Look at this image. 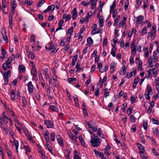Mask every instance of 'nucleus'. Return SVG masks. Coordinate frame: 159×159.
Masks as SVG:
<instances>
[{"label":"nucleus","mask_w":159,"mask_h":159,"mask_svg":"<svg viewBox=\"0 0 159 159\" xmlns=\"http://www.w3.org/2000/svg\"><path fill=\"white\" fill-rule=\"evenodd\" d=\"M87 42L90 45H91L93 43V41L91 37H89L88 38Z\"/></svg>","instance_id":"36"},{"label":"nucleus","mask_w":159,"mask_h":159,"mask_svg":"<svg viewBox=\"0 0 159 159\" xmlns=\"http://www.w3.org/2000/svg\"><path fill=\"white\" fill-rule=\"evenodd\" d=\"M101 141L98 136L93 134L91 136L90 142L93 147H97L100 144Z\"/></svg>","instance_id":"1"},{"label":"nucleus","mask_w":159,"mask_h":159,"mask_svg":"<svg viewBox=\"0 0 159 159\" xmlns=\"http://www.w3.org/2000/svg\"><path fill=\"white\" fill-rule=\"evenodd\" d=\"M152 150L153 153L155 155L157 156H159V153L157 152L156 150L155 149L153 148Z\"/></svg>","instance_id":"63"},{"label":"nucleus","mask_w":159,"mask_h":159,"mask_svg":"<svg viewBox=\"0 0 159 159\" xmlns=\"http://www.w3.org/2000/svg\"><path fill=\"white\" fill-rule=\"evenodd\" d=\"M137 146L138 149L140 150H142V151H144V148L143 146L140 143H137Z\"/></svg>","instance_id":"23"},{"label":"nucleus","mask_w":159,"mask_h":159,"mask_svg":"<svg viewBox=\"0 0 159 159\" xmlns=\"http://www.w3.org/2000/svg\"><path fill=\"white\" fill-rule=\"evenodd\" d=\"M55 8V7L54 5L51 4L50 6H49L45 10H54Z\"/></svg>","instance_id":"37"},{"label":"nucleus","mask_w":159,"mask_h":159,"mask_svg":"<svg viewBox=\"0 0 159 159\" xmlns=\"http://www.w3.org/2000/svg\"><path fill=\"white\" fill-rule=\"evenodd\" d=\"M146 92L150 93V95H152L153 92L151 87L149 85H148L147 87V90Z\"/></svg>","instance_id":"14"},{"label":"nucleus","mask_w":159,"mask_h":159,"mask_svg":"<svg viewBox=\"0 0 159 159\" xmlns=\"http://www.w3.org/2000/svg\"><path fill=\"white\" fill-rule=\"evenodd\" d=\"M141 32L142 33V35H144V34H147V29L145 27L142 29Z\"/></svg>","instance_id":"38"},{"label":"nucleus","mask_w":159,"mask_h":159,"mask_svg":"<svg viewBox=\"0 0 159 159\" xmlns=\"http://www.w3.org/2000/svg\"><path fill=\"white\" fill-rule=\"evenodd\" d=\"M129 118L130 120V121L132 123H134L135 122L136 118L134 116L132 115H131L129 117Z\"/></svg>","instance_id":"39"},{"label":"nucleus","mask_w":159,"mask_h":159,"mask_svg":"<svg viewBox=\"0 0 159 159\" xmlns=\"http://www.w3.org/2000/svg\"><path fill=\"white\" fill-rule=\"evenodd\" d=\"M74 101L75 103V106L76 107H79V101L78 99V98L76 96L75 97V96H74Z\"/></svg>","instance_id":"28"},{"label":"nucleus","mask_w":159,"mask_h":159,"mask_svg":"<svg viewBox=\"0 0 159 159\" xmlns=\"http://www.w3.org/2000/svg\"><path fill=\"white\" fill-rule=\"evenodd\" d=\"M67 131L68 135H69V137L70 139H71L73 137H74L73 136V134H72L71 133L70 131Z\"/></svg>","instance_id":"58"},{"label":"nucleus","mask_w":159,"mask_h":159,"mask_svg":"<svg viewBox=\"0 0 159 159\" xmlns=\"http://www.w3.org/2000/svg\"><path fill=\"white\" fill-rule=\"evenodd\" d=\"M153 132L154 134L158 136L159 134V131L158 128H156L154 129V128H153Z\"/></svg>","instance_id":"40"},{"label":"nucleus","mask_w":159,"mask_h":159,"mask_svg":"<svg viewBox=\"0 0 159 159\" xmlns=\"http://www.w3.org/2000/svg\"><path fill=\"white\" fill-rule=\"evenodd\" d=\"M22 105L23 107H26L27 105V101L25 97H23L22 98Z\"/></svg>","instance_id":"25"},{"label":"nucleus","mask_w":159,"mask_h":159,"mask_svg":"<svg viewBox=\"0 0 159 159\" xmlns=\"http://www.w3.org/2000/svg\"><path fill=\"white\" fill-rule=\"evenodd\" d=\"M77 58L78 55H76L75 56H74V58L72 59L71 63V64L72 66H75V62L77 61Z\"/></svg>","instance_id":"22"},{"label":"nucleus","mask_w":159,"mask_h":159,"mask_svg":"<svg viewBox=\"0 0 159 159\" xmlns=\"http://www.w3.org/2000/svg\"><path fill=\"white\" fill-rule=\"evenodd\" d=\"M153 61L155 62L158 61V57L157 56H153Z\"/></svg>","instance_id":"62"},{"label":"nucleus","mask_w":159,"mask_h":159,"mask_svg":"<svg viewBox=\"0 0 159 159\" xmlns=\"http://www.w3.org/2000/svg\"><path fill=\"white\" fill-rule=\"evenodd\" d=\"M39 79L40 81L43 80V79L42 75V73L41 71H39Z\"/></svg>","instance_id":"51"},{"label":"nucleus","mask_w":159,"mask_h":159,"mask_svg":"<svg viewBox=\"0 0 159 159\" xmlns=\"http://www.w3.org/2000/svg\"><path fill=\"white\" fill-rule=\"evenodd\" d=\"M104 18L103 16H101L99 18L98 21H99V26L100 27H103V20Z\"/></svg>","instance_id":"12"},{"label":"nucleus","mask_w":159,"mask_h":159,"mask_svg":"<svg viewBox=\"0 0 159 159\" xmlns=\"http://www.w3.org/2000/svg\"><path fill=\"white\" fill-rule=\"evenodd\" d=\"M90 2L92 4L91 9L93 10L95 8V6L96 5V2L94 1V0H90Z\"/></svg>","instance_id":"32"},{"label":"nucleus","mask_w":159,"mask_h":159,"mask_svg":"<svg viewBox=\"0 0 159 159\" xmlns=\"http://www.w3.org/2000/svg\"><path fill=\"white\" fill-rule=\"evenodd\" d=\"M135 43V40L133 41L130 47V48L136 47L134 45Z\"/></svg>","instance_id":"59"},{"label":"nucleus","mask_w":159,"mask_h":159,"mask_svg":"<svg viewBox=\"0 0 159 159\" xmlns=\"http://www.w3.org/2000/svg\"><path fill=\"white\" fill-rule=\"evenodd\" d=\"M152 122L153 124L158 125L159 124V121L158 120L155 119L154 118L152 119Z\"/></svg>","instance_id":"53"},{"label":"nucleus","mask_w":159,"mask_h":159,"mask_svg":"<svg viewBox=\"0 0 159 159\" xmlns=\"http://www.w3.org/2000/svg\"><path fill=\"white\" fill-rule=\"evenodd\" d=\"M8 120L10 123L12 122V120L11 119H9L7 116L5 114V112H3L1 116H0V122L2 124V123L7 124L8 123Z\"/></svg>","instance_id":"2"},{"label":"nucleus","mask_w":159,"mask_h":159,"mask_svg":"<svg viewBox=\"0 0 159 159\" xmlns=\"http://www.w3.org/2000/svg\"><path fill=\"white\" fill-rule=\"evenodd\" d=\"M74 28L73 27H70L68 30L67 33L68 34H71L72 32L73 31Z\"/></svg>","instance_id":"46"},{"label":"nucleus","mask_w":159,"mask_h":159,"mask_svg":"<svg viewBox=\"0 0 159 159\" xmlns=\"http://www.w3.org/2000/svg\"><path fill=\"white\" fill-rule=\"evenodd\" d=\"M155 35L156 32L151 31V32H148L147 38H148L149 36H150L152 40L155 38Z\"/></svg>","instance_id":"13"},{"label":"nucleus","mask_w":159,"mask_h":159,"mask_svg":"<svg viewBox=\"0 0 159 159\" xmlns=\"http://www.w3.org/2000/svg\"><path fill=\"white\" fill-rule=\"evenodd\" d=\"M12 60V58L11 57H8V59L6 61V62L9 64H11V62Z\"/></svg>","instance_id":"57"},{"label":"nucleus","mask_w":159,"mask_h":159,"mask_svg":"<svg viewBox=\"0 0 159 159\" xmlns=\"http://www.w3.org/2000/svg\"><path fill=\"white\" fill-rule=\"evenodd\" d=\"M1 53L0 55V57L3 60L5 58V54L6 53V52L3 48H1Z\"/></svg>","instance_id":"16"},{"label":"nucleus","mask_w":159,"mask_h":159,"mask_svg":"<svg viewBox=\"0 0 159 159\" xmlns=\"http://www.w3.org/2000/svg\"><path fill=\"white\" fill-rule=\"evenodd\" d=\"M50 108L52 111L57 112L59 111V109L56 108L54 106H49Z\"/></svg>","instance_id":"27"},{"label":"nucleus","mask_w":159,"mask_h":159,"mask_svg":"<svg viewBox=\"0 0 159 159\" xmlns=\"http://www.w3.org/2000/svg\"><path fill=\"white\" fill-rule=\"evenodd\" d=\"M79 139L81 142L82 145L84 147L85 146V143L84 139H83L81 136H80L79 137Z\"/></svg>","instance_id":"26"},{"label":"nucleus","mask_w":159,"mask_h":159,"mask_svg":"<svg viewBox=\"0 0 159 159\" xmlns=\"http://www.w3.org/2000/svg\"><path fill=\"white\" fill-rule=\"evenodd\" d=\"M136 23H139L141 22L144 19V16L143 15H139L136 17Z\"/></svg>","instance_id":"11"},{"label":"nucleus","mask_w":159,"mask_h":159,"mask_svg":"<svg viewBox=\"0 0 159 159\" xmlns=\"http://www.w3.org/2000/svg\"><path fill=\"white\" fill-rule=\"evenodd\" d=\"M144 151H140L139 153L140 154L141 157L143 159H146L148 158L146 154L144 153Z\"/></svg>","instance_id":"18"},{"label":"nucleus","mask_w":159,"mask_h":159,"mask_svg":"<svg viewBox=\"0 0 159 159\" xmlns=\"http://www.w3.org/2000/svg\"><path fill=\"white\" fill-rule=\"evenodd\" d=\"M76 80V78L74 77L69 78L68 80V82L70 83H71L72 81Z\"/></svg>","instance_id":"45"},{"label":"nucleus","mask_w":159,"mask_h":159,"mask_svg":"<svg viewBox=\"0 0 159 159\" xmlns=\"http://www.w3.org/2000/svg\"><path fill=\"white\" fill-rule=\"evenodd\" d=\"M116 6V1L113 2L112 5L110 6V10H114Z\"/></svg>","instance_id":"56"},{"label":"nucleus","mask_w":159,"mask_h":159,"mask_svg":"<svg viewBox=\"0 0 159 159\" xmlns=\"http://www.w3.org/2000/svg\"><path fill=\"white\" fill-rule=\"evenodd\" d=\"M152 60L153 59H152V57L151 56L150 57L148 60V63L149 65H151L152 63Z\"/></svg>","instance_id":"47"},{"label":"nucleus","mask_w":159,"mask_h":159,"mask_svg":"<svg viewBox=\"0 0 159 159\" xmlns=\"http://www.w3.org/2000/svg\"><path fill=\"white\" fill-rule=\"evenodd\" d=\"M11 75V71L10 70H8L7 72L4 73L3 75V79L4 81V83L3 85H7L9 82L8 77H10Z\"/></svg>","instance_id":"4"},{"label":"nucleus","mask_w":159,"mask_h":159,"mask_svg":"<svg viewBox=\"0 0 159 159\" xmlns=\"http://www.w3.org/2000/svg\"><path fill=\"white\" fill-rule=\"evenodd\" d=\"M10 134V136L11 137L13 138V142L14 143V145L16 147V151L17 153H18V147L19 146V143L18 141L14 139V132H10L9 133Z\"/></svg>","instance_id":"5"},{"label":"nucleus","mask_w":159,"mask_h":159,"mask_svg":"<svg viewBox=\"0 0 159 159\" xmlns=\"http://www.w3.org/2000/svg\"><path fill=\"white\" fill-rule=\"evenodd\" d=\"M98 59L99 57L95 58V61L96 62H97L98 68H99V71L101 73H102L107 70L108 67V65H105L104 69H102V65L101 63L98 62Z\"/></svg>","instance_id":"3"},{"label":"nucleus","mask_w":159,"mask_h":159,"mask_svg":"<svg viewBox=\"0 0 159 159\" xmlns=\"http://www.w3.org/2000/svg\"><path fill=\"white\" fill-rule=\"evenodd\" d=\"M24 132L25 133V136L27 137V136H29V134L28 133V130L25 128L23 129Z\"/></svg>","instance_id":"43"},{"label":"nucleus","mask_w":159,"mask_h":159,"mask_svg":"<svg viewBox=\"0 0 159 159\" xmlns=\"http://www.w3.org/2000/svg\"><path fill=\"white\" fill-rule=\"evenodd\" d=\"M2 67L4 70H6L7 69L10 68L11 64L6 62L3 64Z\"/></svg>","instance_id":"10"},{"label":"nucleus","mask_w":159,"mask_h":159,"mask_svg":"<svg viewBox=\"0 0 159 159\" xmlns=\"http://www.w3.org/2000/svg\"><path fill=\"white\" fill-rule=\"evenodd\" d=\"M44 124L48 128H52L54 126L53 122L51 120H44Z\"/></svg>","instance_id":"6"},{"label":"nucleus","mask_w":159,"mask_h":159,"mask_svg":"<svg viewBox=\"0 0 159 159\" xmlns=\"http://www.w3.org/2000/svg\"><path fill=\"white\" fill-rule=\"evenodd\" d=\"M45 2V0H41L37 4L39 7H41Z\"/></svg>","instance_id":"49"},{"label":"nucleus","mask_w":159,"mask_h":159,"mask_svg":"<svg viewBox=\"0 0 159 159\" xmlns=\"http://www.w3.org/2000/svg\"><path fill=\"white\" fill-rule=\"evenodd\" d=\"M116 66V65L115 62H112L110 66V72L111 73H113L115 72V68Z\"/></svg>","instance_id":"9"},{"label":"nucleus","mask_w":159,"mask_h":159,"mask_svg":"<svg viewBox=\"0 0 159 159\" xmlns=\"http://www.w3.org/2000/svg\"><path fill=\"white\" fill-rule=\"evenodd\" d=\"M12 17L11 16H10L9 17V22L10 27L11 29H12Z\"/></svg>","instance_id":"34"},{"label":"nucleus","mask_w":159,"mask_h":159,"mask_svg":"<svg viewBox=\"0 0 159 159\" xmlns=\"http://www.w3.org/2000/svg\"><path fill=\"white\" fill-rule=\"evenodd\" d=\"M27 55L28 58L32 60H33L35 57V54L33 52H29Z\"/></svg>","instance_id":"19"},{"label":"nucleus","mask_w":159,"mask_h":159,"mask_svg":"<svg viewBox=\"0 0 159 159\" xmlns=\"http://www.w3.org/2000/svg\"><path fill=\"white\" fill-rule=\"evenodd\" d=\"M126 70L124 65L122 66L120 70L119 73L121 75H123L126 74Z\"/></svg>","instance_id":"8"},{"label":"nucleus","mask_w":159,"mask_h":159,"mask_svg":"<svg viewBox=\"0 0 159 159\" xmlns=\"http://www.w3.org/2000/svg\"><path fill=\"white\" fill-rule=\"evenodd\" d=\"M48 151L52 154V151L51 148V146L49 144H47L46 145Z\"/></svg>","instance_id":"41"},{"label":"nucleus","mask_w":159,"mask_h":159,"mask_svg":"<svg viewBox=\"0 0 159 159\" xmlns=\"http://www.w3.org/2000/svg\"><path fill=\"white\" fill-rule=\"evenodd\" d=\"M59 144L61 146H63L64 144L63 141V139L61 138H58L57 139Z\"/></svg>","instance_id":"29"},{"label":"nucleus","mask_w":159,"mask_h":159,"mask_svg":"<svg viewBox=\"0 0 159 159\" xmlns=\"http://www.w3.org/2000/svg\"><path fill=\"white\" fill-rule=\"evenodd\" d=\"M99 90L98 88H96L95 89V92L94 94L96 96H98L99 95Z\"/></svg>","instance_id":"52"},{"label":"nucleus","mask_w":159,"mask_h":159,"mask_svg":"<svg viewBox=\"0 0 159 159\" xmlns=\"http://www.w3.org/2000/svg\"><path fill=\"white\" fill-rule=\"evenodd\" d=\"M56 46H57L56 44L54 43L53 44H52L51 43L50 44V46H49L48 48L46 46L45 47V48L46 49H48L49 50H50L51 49H54Z\"/></svg>","instance_id":"24"},{"label":"nucleus","mask_w":159,"mask_h":159,"mask_svg":"<svg viewBox=\"0 0 159 159\" xmlns=\"http://www.w3.org/2000/svg\"><path fill=\"white\" fill-rule=\"evenodd\" d=\"M55 133L54 132H52L51 135V140L53 141H54L55 140Z\"/></svg>","instance_id":"42"},{"label":"nucleus","mask_w":159,"mask_h":159,"mask_svg":"<svg viewBox=\"0 0 159 159\" xmlns=\"http://www.w3.org/2000/svg\"><path fill=\"white\" fill-rule=\"evenodd\" d=\"M10 96L12 101L14 100L15 97V93L13 89L11 90Z\"/></svg>","instance_id":"20"},{"label":"nucleus","mask_w":159,"mask_h":159,"mask_svg":"<svg viewBox=\"0 0 159 159\" xmlns=\"http://www.w3.org/2000/svg\"><path fill=\"white\" fill-rule=\"evenodd\" d=\"M123 107L122 108V110H123V111L124 112L125 111V109L127 107V103L126 102H125L123 103Z\"/></svg>","instance_id":"50"},{"label":"nucleus","mask_w":159,"mask_h":159,"mask_svg":"<svg viewBox=\"0 0 159 159\" xmlns=\"http://www.w3.org/2000/svg\"><path fill=\"white\" fill-rule=\"evenodd\" d=\"M108 107L113 109L114 108V105L112 102H110L108 105Z\"/></svg>","instance_id":"61"},{"label":"nucleus","mask_w":159,"mask_h":159,"mask_svg":"<svg viewBox=\"0 0 159 159\" xmlns=\"http://www.w3.org/2000/svg\"><path fill=\"white\" fill-rule=\"evenodd\" d=\"M148 127V122H144L143 124V127L144 129H146Z\"/></svg>","instance_id":"64"},{"label":"nucleus","mask_w":159,"mask_h":159,"mask_svg":"<svg viewBox=\"0 0 159 159\" xmlns=\"http://www.w3.org/2000/svg\"><path fill=\"white\" fill-rule=\"evenodd\" d=\"M71 18V15H67L66 14H64L63 16V18L64 19H66V21L69 20Z\"/></svg>","instance_id":"30"},{"label":"nucleus","mask_w":159,"mask_h":159,"mask_svg":"<svg viewBox=\"0 0 159 159\" xmlns=\"http://www.w3.org/2000/svg\"><path fill=\"white\" fill-rule=\"evenodd\" d=\"M149 95H150V93H148L146 92H145V98L146 100H148L150 99V97L149 96Z\"/></svg>","instance_id":"44"},{"label":"nucleus","mask_w":159,"mask_h":159,"mask_svg":"<svg viewBox=\"0 0 159 159\" xmlns=\"http://www.w3.org/2000/svg\"><path fill=\"white\" fill-rule=\"evenodd\" d=\"M37 146L38 147V151L39 152V153L41 154L42 156H44L45 157V155L44 154L43 151H42V150L41 149V146L40 145H37Z\"/></svg>","instance_id":"31"},{"label":"nucleus","mask_w":159,"mask_h":159,"mask_svg":"<svg viewBox=\"0 0 159 159\" xmlns=\"http://www.w3.org/2000/svg\"><path fill=\"white\" fill-rule=\"evenodd\" d=\"M11 6L13 9H14L16 7V1L14 0L11 1Z\"/></svg>","instance_id":"33"},{"label":"nucleus","mask_w":159,"mask_h":159,"mask_svg":"<svg viewBox=\"0 0 159 159\" xmlns=\"http://www.w3.org/2000/svg\"><path fill=\"white\" fill-rule=\"evenodd\" d=\"M7 111L8 112H9L12 116H15V113L12 111L11 109L8 108Z\"/></svg>","instance_id":"54"},{"label":"nucleus","mask_w":159,"mask_h":159,"mask_svg":"<svg viewBox=\"0 0 159 159\" xmlns=\"http://www.w3.org/2000/svg\"><path fill=\"white\" fill-rule=\"evenodd\" d=\"M72 19L74 20H75L76 19L77 16L78 12H77L76 11H72Z\"/></svg>","instance_id":"21"},{"label":"nucleus","mask_w":159,"mask_h":159,"mask_svg":"<svg viewBox=\"0 0 159 159\" xmlns=\"http://www.w3.org/2000/svg\"><path fill=\"white\" fill-rule=\"evenodd\" d=\"M108 43L107 39V38H105L104 39L103 42V46H104L105 45H106Z\"/></svg>","instance_id":"55"},{"label":"nucleus","mask_w":159,"mask_h":159,"mask_svg":"<svg viewBox=\"0 0 159 159\" xmlns=\"http://www.w3.org/2000/svg\"><path fill=\"white\" fill-rule=\"evenodd\" d=\"M132 49H131V52H132V54H134V55H135L136 53V47H134V48H131Z\"/></svg>","instance_id":"48"},{"label":"nucleus","mask_w":159,"mask_h":159,"mask_svg":"<svg viewBox=\"0 0 159 159\" xmlns=\"http://www.w3.org/2000/svg\"><path fill=\"white\" fill-rule=\"evenodd\" d=\"M152 107H152V106H149L147 110V112L148 114H150V113H151L152 109Z\"/></svg>","instance_id":"60"},{"label":"nucleus","mask_w":159,"mask_h":159,"mask_svg":"<svg viewBox=\"0 0 159 159\" xmlns=\"http://www.w3.org/2000/svg\"><path fill=\"white\" fill-rule=\"evenodd\" d=\"M116 48L115 47H113L112 50L111 52V55L113 57H115L116 56Z\"/></svg>","instance_id":"35"},{"label":"nucleus","mask_w":159,"mask_h":159,"mask_svg":"<svg viewBox=\"0 0 159 159\" xmlns=\"http://www.w3.org/2000/svg\"><path fill=\"white\" fill-rule=\"evenodd\" d=\"M18 70L20 72H22L25 70V68L24 65H20L18 67Z\"/></svg>","instance_id":"17"},{"label":"nucleus","mask_w":159,"mask_h":159,"mask_svg":"<svg viewBox=\"0 0 159 159\" xmlns=\"http://www.w3.org/2000/svg\"><path fill=\"white\" fill-rule=\"evenodd\" d=\"M27 86L29 92H32L34 90V86L31 81H30L28 83Z\"/></svg>","instance_id":"7"},{"label":"nucleus","mask_w":159,"mask_h":159,"mask_svg":"<svg viewBox=\"0 0 159 159\" xmlns=\"http://www.w3.org/2000/svg\"><path fill=\"white\" fill-rule=\"evenodd\" d=\"M1 33L2 34L3 36V38L4 40L7 43L8 42V38L6 35V34L5 31V30H4L1 32Z\"/></svg>","instance_id":"15"}]
</instances>
